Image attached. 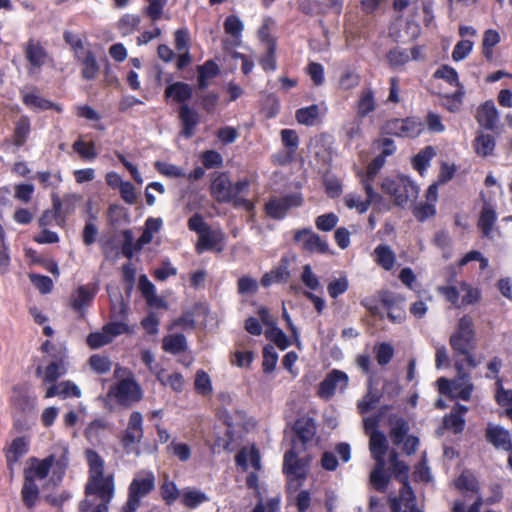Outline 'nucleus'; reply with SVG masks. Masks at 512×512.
I'll use <instances>...</instances> for the list:
<instances>
[{
  "instance_id": "obj_1",
  "label": "nucleus",
  "mask_w": 512,
  "mask_h": 512,
  "mask_svg": "<svg viewBox=\"0 0 512 512\" xmlns=\"http://www.w3.org/2000/svg\"><path fill=\"white\" fill-rule=\"evenodd\" d=\"M89 465V481L86 485V499L80 504V512H108V504L114 496L112 475H104V460L93 450L86 451Z\"/></svg>"
},
{
  "instance_id": "obj_2",
  "label": "nucleus",
  "mask_w": 512,
  "mask_h": 512,
  "mask_svg": "<svg viewBox=\"0 0 512 512\" xmlns=\"http://www.w3.org/2000/svg\"><path fill=\"white\" fill-rule=\"evenodd\" d=\"M55 457L48 456L45 459H37L32 457L27 461V467L24 471V485L22 488V498L26 506L32 507L39 495V487L42 485L53 467Z\"/></svg>"
},
{
  "instance_id": "obj_3",
  "label": "nucleus",
  "mask_w": 512,
  "mask_h": 512,
  "mask_svg": "<svg viewBox=\"0 0 512 512\" xmlns=\"http://www.w3.org/2000/svg\"><path fill=\"white\" fill-rule=\"evenodd\" d=\"M390 463L395 478L402 483L399 495L389 498L390 512H422L416 506L415 494L407 481L408 466L398 461V455L394 451L390 454Z\"/></svg>"
},
{
  "instance_id": "obj_4",
  "label": "nucleus",
  "mask_w": 512,
  "mask_h": 512,
  "mask_svg": "<svg viewBox=\"0 0 512 512\" xmlns=\"http://www.w3.org/2000/svg\"><path fill=\"white\" fill-rule=\"evenodd\" d=\"M381 189L388 194L398 206H405L418 197L419 187L407 176L386 177L382 180Z\"/></svg>"
},
{
  "instance_id": "obj_5",
  "label": "nucleus",
  "mask_w": 512,
  "mask_h": 512,
  "mask_svg": "<svg viewBox=\"0 0 512 512\" xmlns=\"http://www.w3.org/2000/svg\"><path fill=\"white\" fill-rule=\"evenodd\" d=\"M156 478L152 471H139L128 487V499L122 512H136L143 498L148 496L155 488Z\"/></svg>"
},
{
  "instance_id": "obj_6",
  "label": "nucleus",
  "mask_w": 512,
  "mask_h": 512,
  "mask_svg": "<svg viewBox=\"0 0 512 512\" xmlns=\"http://www.w3.org/2000/svg\"><path fill=\"white\" fill-rule=\"evenodd\" d=\"M475 336L473 320L465 315L459 319L456 330L450 336L449 344L456 355L468 353V350L475 348Z\"/></svg>"
},
{
  "instance_id": "obj_7",
  "label": "nucleus",
  "mask_w": 512,
  "mask_h": 512,
  "mask_svg": "<svg viewBox=\"0 0 512 512\" xmlns=\"http://www.w3.org/2000/svg\"><path fill=\"white\" fill-rule=\"evenodd\" d=\"M308 461L299 459L293 449L284 455L283 471L287 476L288 490H298L307 476Z\"/></svg>"
},
{
  "instance_id": "obj_8",
  "label": "nucleus",
  "mask_w": 512,
  "mask_h": 512,
  "mask_svg": "<svg viewBox=\"0 0 512 512\" xmlns=\"http://www.w3.org/2000/svg\"><path fill=\"white\" fill-rule=\"evenodd\" d=\"M143 438V416L140 412L134 411L129 417V422L122 438V444L127 453L136 452L139 454L137 445Z\"/></svg>"
},
{
  "instance_id": "obj_9",
  "label": "nucleus",
  "mask_w": 512,
  "mask_h": 512,
  "mask_svg": "<svg viewBox=\"0 0 512 512\" xmlns=\"http://www.w3.org/2000/svg\"><path fill=\"white\" fill-rule=\"evenodd\" d=\"M294 240L302 249L310 253L325 254L329 252V245L311 229L305 228L297 230L294 234Z\"/></svg>"
},
{
  "instance_id": "obj_10",
  "label": "nucleus",
  "mask_w": 512,
  "mask_h": 512,
  "mask_svg": "<svg viewBox=\"0 0 512 512\" xmlns=\"http://www.w3.org/2000/svg\"><path fill=\"white\" fill-rule=\"evenodd\" d=\"M386 129L389 133L399 137L415 138L422 132L423 125L420 120L408 117L390 120L386 125Z\"/></svg>"
},
{
  "instance_id": "obj_11",
  "label": "nucleus",
  "mask_w": 512,
  "mask_h": 512,
  "mask_svg": "<svg viewBox=\"0 0 512 512\" xmlns=\"http://www.w3.org/2000/svg\"><path fill=\"white\" fill-rule=\"evenodd\" d=\"M302 203V198L298 194H290L283 197L270 199L265 206L268 216L274 219L283 218L287 211L293 207H298Z\"/></svg>"
},
{
  "instance_id": "obj_12",
  "label": "nucleus",
  "mask_w": 512,
  "mask_h": 512,
  "mask_svg": "<svg viewBox=\"0 0 512 512\" xmlns=\"http://www.w3.org/2000/svg\"><path fill=\"white\" fill-rule=\"evenodd\" d=\"M114 396L120 404L137 402L142 398V390L133 376L120 380L113 390Z\"/></svg>"
},
{
  "instance_id": "obj_13",
  "label": "nucleus",
  "mask_w": 512,
  "mask_h": 512,
  "mask_svg": "<svg viewBox=\"0 0 512 512\" xmlns=\"http://www.w3.org/2000/svg\"><path fill=\"white\" fill-rule=\"evenodd\" d=\"M348 375L340 370H332L320 383L318 395L321 398H331L337 390L343 391L348 385Z\"/></svg>"
},
{
  "instance_id": "obj_14",
  "label": "nucleus",
  "mask_w": 512,
  "mask_h": 512,
  "mask_svg": "<svg viewBox=\"0 0 512 512\" xmlns=\"http://www.w3.org/2000/svg\"><path fill=\"white\" fill-rule=\"evenodd\" d=\"M385 162L386 159H384V156L378 155L369 163L366 171L358 170L356 173L366 195H369L370 198L375 196V190L373 189L372 183L376 178L378 172L384 166Z\"/></svg>"
},
{
  "instance_id": "obj_15",
  "label": "nucleus",
  "mask_w": 512,
  "mask_h": 512,
  "mask_svg": "<svg viewBox=\"0 0 512 512\" xmlns=\"http://www.w3.org/2000/svg\"><path fill=\"white\" fill-rule=\"evenodd\" d=\"M457 376L453 380V397L468 401L471 398L474 385L470 382V375L464 371L462 362L456 361Z\"/></svg>"
},
{
  "instance_id": "obj_16",
  "label": "nucleus",
  "mask_w": 512,
  "mask_h": 512,
  "mask_svg": "<svg viewBox=\"0 0 512 512\" xmlns=\"http://www.w3.org/2000/svg\"><path fill=\"white\" fill-rule=\"evenodd\" d=\"M233 187L226 173H217L210 186L211 195L220 203H229L233 199Z\"/></svg>"
},
{
  "instance_id": "obj_17",
  "label": "nucleus",
  "mask_w": 512,
  "mask_h": 512,
  "mask_svg": "<svg viewBox=\"0 0 512 512\" xmlns=\"http://www.w3.org/2000/svg\"><path fill=\"white\" fill-rule=\"evenodd\" d=\"M24 51L25 57L30 65V73L39 71L49 59L46 50L41 46V44L32 39L25 44Z\"/></svg>"
},
{
  "instance_id": "obj_18",
  "label": "nucleus",
  "mask_w": 512,
  "mask_h": 512,
  "mask_svg": "<svg viewBox=\"0 0 512 512\" xmlns=\"http://www.w3.org/2000/svg\"><path fill=\"white\" fill-rule=\"evenodd\" d=\"M67 373V366L65 361V355H60L59 357H52L50 363L43 369L41 366L37 367L36 375L43 376V381L45 383L55 382L62 376Z\"/></svg>"
},
{
  "instance_id": "obj_19",
  "label": "nucleus",
  "mask_w": 512,
  "mask_h": 512,
  "mask_svg": "<svg viewBox=\"0 0 512 512\" xmlns=\"http://www.w3.org/2000/svg\"><path fill=\"white\" fill-rule=\"evenodd\" d=\"M476 120L483 128L494 130L499 122V113L495 103L489 100L480 105L477 109Z\"/></svg>"
},
{
  "instance_id": "obj_20",
  "label": "nucleus",
  "mask_w": 512,
  "mask_h": 512,
  "mask_svg": "<svg viewBox=\"0 0 512 512\" xmlns=\"http://www.w3.org/2000/svg\"><path fill=\"white\" fill-rule=\"evenodd\" d=\"M486 438L497 449L509 451L512 448L509 431L499 425L489 424L486 429Z\"/></svg>"
},
{
  "instance_id": "obj_21",
  "label": "nucleus",
  "mask_w": 512,
  "mask_h": 512,
  "mask_svg": "<svg viewBox=\"0 0 512 512\" xmlns=\"http://www.w3.org/2000/svg\"><path fill=\"white\" fill-rule=\"evenodd\" d=\"M29 450V440L26 437L15 438L6 450V459L8 468L13 471L14 465Z\"/></svg>"
},
{
  "instance_id": "obj_22",
  "label": "nucleus",
  "mask_w": 512,
  "mask_h": 512,
  "mask_svg": "<svg viewBox=\"0 0 512 512\" xmlns=\"http://www.w3.org/2000/svg\"><path fill=\"white\" fill-rule=\"evenodd\" d=\"M59 396L62 399L69 397L79 398L81 396L80 388L72 381H62L49 386L45 393V398Z\"/></svg>"
},
{
  "instance_id": "obj_23",
  "label": "nucleus",
  "mask_w": 512,
  "mask_h": 512,
  "mask_svg": "<svg viewBox=\"0 0 512 512\" xmlns=\"http://www.w3.org/2000/svg\"><path fill=\"white\" fill-rule=\"evenodd\" d=\"M224 241V234L221 230H212L208 227L204 232L199 235L196 244L197 253L201 254L204 251L216 248Z\"/></svg>"
},
{
  "instance_id": "obj_24",
  "label": "nucleus",
  "mask_w": 512,
  "mask_h": 512,
  "mask_svg": "<svg viewBox=\"0 0 512 512\" xmlns=\"http://www.w3.org/2000/svg\"><path fill=\"white\" fill-rule=\"evenodd\" d=\"M236 464L243 470L252 467L255 471L261 469V459L259 451L255 447L242 448L235 457Z\"/></svg>"
},
{
  "instance_id": "obj_25",
  "label": "nucleus",
  "mask_w": 512,
  "mask_h": 512,
  "mask_svg": "<svg viewBox=\"0 0 512 512\" xmlns=\"http://www.w3.org/2000/svg\"><path fill=\"white\" fill-rule=\"evenodd\" d=\"M372 256L375 263L386 271L393 269L396 262L395 252L386 244H379L376 246Z\"/></svg>"
},
{
  "instance_id": "obj_26",
  "label": "nucleus",
  "mask_w": 512,
  "mask_h": 512,
  "mask_svg": "<svg viewBox=\"0 0 512 512\" xmlns=\"http://www.w3.org/2000/svg\"><path fill=\"white\" fill-rule=\"evenodd\" d=\"M369 450L375 462L385 461L387 452V438L381 431H372L369 436Z\"/></svg>"
},
{
  "instance_id": "obj_27",
  "label": "nucleus",
  "mask_w": 512,
  "mask_h": 512,
  "mask_svg": "<svg viewBox=\"0 0 512 512\" xmlns=\"http://www.w3.org/2000/svg\"><path fill=\"white\" fill-rule=\"evenodd\" d=\"M289 277L290 272L288 269V260L286 258H282L280 264L277 267L263 275L261 278V284L264 287H268L273 283L286 282Z\"/></svg>"
},
{
  "instance_id": "obj_28",
  "label": "nucleus",
  "mask_w": 512,
  "mask_h": 512,
  "mask_svg": "<svg viewBox=\"0 0 512 512\" xmlns=\"http://www.w3.org/2000/svg\"><path fill=\"white\" fill-rule=\"evenodd\" d=\"M75 59L82 65L81 76L83 79L90 81L97 77L100 66L91 50L83 54L82 57Z\"/></svg>"
},
{
  "instance_id": "obj_29",
  "label": "nucleus",
  "mask_w": 512,
  "mask_h": 512,
  "mask_svg": "<svg viewBox=\"0 0 512 512\" xmlns=\"http://www.w3.org/2000/svg\"><path fill=\"white\" fill-rule=\"evenodd\" d=\"M96 295V288L82 285L71 296V305L74 310L81 311L88 306Z\"/></svg>"
},
{
  "instance_id": "obj_30",
  "label": "nucleus",
  "mask_w": 512,
  "mask_h": 512,
  "mask_svg": "<svg viewBox=\"0 0 512 512\" xmlns=\"http://www.w3.org/2000/svg\"><path fill=\"white\" fill-rule=\"evenodd\" d=\"M23 103L31 109L48 110L55 109L62 112L61 106L43 98L38 92L31 91L23 94Z\"/></svg>"
},
{
  "instance_id": "obj_31",
  "label": "nucleus",
  "mask_w": 512,
  "mask_h": 512,
  "mask_svg": "<svg viewBox=\"0 0 512 512\" xmlns=\"http://www.w3.org/2000/svg\"><path fill=\"white\" fill-rule=\"evenodd\" d=\"M193 88L184 82H175L168 85L165 89V96L172 98L177 103H183L191 99Z\"/></svg>"
},
{
  "instance_id": "obj_32",
  "label": "nucleus",
  "mask_w": 512,
  "mask_h": 512,
  "mask_svg": "<svg viewBox=\"0 0 512 512\" xmlns=\"http://www.w3.org/2000/svg\"><path fill=\"white\" fill-rule=\"evenodd\" d=\"M179 117L183 125L182 135L186 138L192 137L198 124V114L188 105H182L179 110Z\"/></svg>"
},
{
  "instance_id": "obj_33",
  "label": "nucleus",
  "mask_w": 512,
  "mask_h": 512,
  "mask_svg": "<svg viewBox=\"0 0 512 512\" xmlns=\"http://www.w3.org/2000/svg\"><path fill=\"white\" fill-rule=\"evenodd\" d=\"M181 503L190 509H194L199 505L209 501V497L206 493L199 489L187 487L182 490Z\"/></svg>"
},
{
  "instance_id": "obj_34",
  "label": "nucleus",
  "mask_w": 512,
  "mask_h": 512,
  "mask_svg": "<svg viewBox=\"0 0 512 512\" xmlns=\"http://www.w3.org/2000/svg\"><path fill=\"white\" fill-rule=\"evenodd\" d=\"M294 431L297 437L303 442L307 443L313 439L316 433V425L313 419L309 417H302L294 424Z\"/></svg>"
},
{
  "instance_id": "obj_35",
  "label": "nucleus",
  "mask_w": 512,
  "mask_h": 512,
  "mask_svg": "<svg viewBox=\"0 0 512 512\" xmlns=\"http://www.w3.org/2000/svg\"><path fill=\"white\" fill-rule=\"evenodd\" d=\"M80 200L81 196L77 194L65 195L63 200H60V198L57 196L53 197V208L55 210V215L59 216L61 214H71L75 210V207Z\"/></svg>"
},
{
  "instance_id": "obj_36",
  "label": "nucleus",
  "mask_w": 512,
  "mask_h": 512,
  "mask_svg": "<svg viewBox=\"0 0 512 512\" xmlns=\"http://www.w3.org/2000/svg\"><path fill=\"white\" fill-rule=\"evenodd\" d=\"M497 220L496 212L490 206H484L480 218L478 221V226L482 231L484 237L492 238L493 237V227Z\"/></svg>"
},
{
  "instance_id": "obj_37",
  "label": "nucleus",
  "mask_w": 512,
  "mask_h": 512,
  "mask_svg": "<svg viewBox=\"0 0 512 512\" xmlns=\"http://www.w3.org/2000/svg\"><path fill=\"white\" fill-rule=\"evenodd\" d=\"M495 139L490 134L479 133L473 143L477 155L487 157L493 154L495 149Z\"/></svg>"
},
{
  "instance_id": "obj_38",
  "label": "nucleus",
  "mask_w": 512,
  "mask_h": 512,
  "mask_svg": "<svg viewBox=\"0 0 512 512\" xmlns=\"http://www.w3.org/2000/svg\"><path fill=\"white\" fill-rule=\"evenodd\" d=\"M385 466V461L375 462V467L370 473L371 485L380 492L385 491L389 482V476L385 473Z\"/></svg>"
},
{
  "instance_id": "obj_39",
  "label": "nucleus",
  "mask_w": 512,
  "mask_h": 512,
  "mask_svg": "<svg viewBox=\"0 0 512 512\" xmlns=\"http://www.w3.org/2000/svg\"><path fill=\"white\" fill-rule=\"evenodd\" d=\"M31 130L30 119L27 116H21L15 122L13 144L16 147H21L27 141Z\"/></svg>"
},
{
  "instance_id": "obj_40",
  "label": "nucleus",
  "mask_w": 512,
  "mask_h": 512,
  "mask_svg": "<svg viewBox=\"0 0 512 512\" xmlns=\"http://www.w3.org/2000/svg\"><path fill=\"white\" fill-rule=\"evenodd\" d=\"M375 98L371 88L364 89L357 102V114L360 118L367 116L375 110Z\"/></svg>"
},
{
  "instance_id": "obj_41",
  "label": "nucleus",
  "mask_w": 512,
  "mask_h": 512,
  "mask_svg": "<svg viewBox=\"0 0 512 512\" xmlns=\"http://www.w3.org/2000/svg\"><path fill=\"white\" fill-rule=\"evenodd\" d=\"M139 289L142 295L145 297L148 305L150 306H162L163 301L156 295L154 284L147 278L146 275H141L139 278Z\"/></svg>"
},
{
  "instance_id": "obj_42",
  "label": "nucleus",
  "mask_w": 512,
  "mask_h": 512,
  "mask_svg": "<svg viewBox=\"0 0 512 512\" xmlns=\"http://www.w3.org/2000/svg\"><path fill=\"white\" fill-rule=\"evenodd\" d=\"M391 430L390 437L393 444L399 445L404 441L409 431L407 422L403 418L391 417L390 418Z\"/></svg>"
},
{
  "instance_id": "obj_43",
  "label": "nucleus",
  "mask_w": 512,
  "mask_h": 512,
  "mask_svg": "<svg viewBox=\"0 0 512 512\" xmlns=\"http://www.w3.org/2000/svg\"><path fill=\"white\" fill-rule=\"evenodd\" d=\"M187 348L186 337L183 334H171L163 339V349L171 354H179Z\"/></svg>"
},
{
  "instance_id": "obj_44",
  "label": "nucleus",
  "mask_w": 512,
  "mask_h": 512,
  "mask_svg": "<svg viewBox=\"0 0 512 512\" xmlns=\"http://www.w3.org/2000/svg\"><path fill=\"white\" fill-rule=\"evenodd\" d=\"M380 199V195L375 191V196L370 198L367 195V199L365 201L361 200V197L358 194L350 193L345 196V204L350 209H356L359 213H364L368 210L370 204Z\"/></svg>"
},
{
  "instance_id": "obj_45",
  "label": "nucleus",
  "mask_w": 512,
  "mask_h": 512,
  "mask_svg": "<svg viewBox=\"0 0 512 512\" xmlns=\"http://www.w3.org/2000/svg\"><path fill=\"white\" fill-rule=\"evenodd\" d=\"M436 155V152L432 146H426L424 149L419 151L413 158L412 164L421 175L430 165V161Z\"/></svg>"
},
{
  "instance_id": "obj_46",
  "label": "nucleus",
  "mask_w": 512,
  "mask_h": 512,
  "mask_svg": "<svg viewBox=\"0 0 512 512\" xmlns=\"http://www.w3.org/2000/svg\"><path fill=\"white\" fill-rule=\"evenodd\" d=\"M387 60L392 68H399L411 60L408 49L395 47L387 53Z\"/></svg>"
},
{
  "instance_id": "obj_47",
  "label": "nucleus",
  "mask_w": 512,
  "mask_h": 512,
  "mask_svg": "<svg viewBox=\"0 0 512 512\" xmlns=\"http://www.w3.org/2000/svg\"><path fill=\"white\" fill-rule=\"evenodd\" d=\"M319 116V107L316 104L300 108L296 111V120L298 123L306 126H312Z\"/></svg>"
},
{
  "instance_id": "obj_48",
  "label": "nucleus",
  "mask_w": 512,
  "mask_h": 512,
  "mask_svg": "<svg viewBox=\"0 0 512 512\" xmlns=\"http://www.w3.org/2000/svg\"><path fill=\"white\" fill-rule=\"evenodd\" d=\"M147 6L143 9V13L152 21H158L163 17L164 7L168 0H145Z\"/></svg>"
},
{
  "instance_id": "obj_49",
  "label": "nucleus",
  "mask_w": 512,
  "mask_h": 512,
  "mask_svg": "<svg viewBox=\"0 0 512 512\" xmlns=\"http://www.w3.org/2000/svg\"><path fill=\"white\" fill-rule=\"evenodd\" d=\"M266 338L273 342L280 350H285L290 346V340L287 335L276 325L265 331Z\"/></svg>"
},
{
  "instance_id": "obj_50",
  "label": "nucleus",
  "mask_w": 512,
  "mask_h": 512,
  "mask_svg": "<svg viewBox=\"0 0 512 512\" xmlns=\"http://www.w3.org/2000/svg\"><path fill=\"white\" fill-rule=\"evenodd\" d=\"M161 496L163 500L166 502V504L171 505L173 504L178 498L181 499V493L176 484L169 480L168 478H165L161 487Z\"/></svg>"
},
{
  "instance_id": "obj_51",
  "label": "nucleus",
  "mask_w": 512,
  "mask_h": 512,
  "mask_svg": "<svg viewBox=\"0 0 512 512\" xmlns=\"http://www.w3.org/2000/svg\"><path fill=\"white\" fill-rule=\"evenodd\" d=\"M500 42V35L496 30L488 29L484 32L482 47L483 54L486 59L490 60L493 57V47Z\"/></svg>"
},
{
  "instance_id": "obj_52",
  "label": "nucleus",
  "mask_w": 512,
  "mask_h": 512,
  "mask_svg": "<svg viewBox=\"0 0 512 512\" xmlns=\"http://www.w3.org/2000/svg\"><path fill=\"white\" fill-rule=\"evenodd\" d=\"M460 292L463 293L461 304L463 306L472 305L480 300V290L473 287L467 282H461L459 286Z\"/></svg>"
},
{
  "instance_id": "obj_53",
  "label": "nucleus",
  "mask_w": 512,
  "mask_h": 512,
  "mask_svg": "<svg viewBox=\"0 0 512 512\" xmlns=\"http://www.w3.org/2000/svg\"><path fill=\"white\" fill-rule=\"evenodd\" d=\"M244 29L242 20L236 15H229L224 22V30L234 39L239 40Z\"/></svg>"
},
{
  "instance_id": "obj_54",
  "label": "nucleus",
  "mask_w": 512,
  "mask_h": 512,
  "mask_svg": "<svg viewBox=\"0 0 512 512\" xmlns=\"http://www.w3.org/2000/svg\"><path fill=\"white\" fill-rule=\"evenodd\" d=\"M64 40L71 47L75 58L82 57L83 54L90 51V49L84 45L81 37L77 34L67 31L64 33Z\"/></svg>"
},
{
  "instance_id": "obj_55",
  "label": "nucleus",
  "mask_w": 512,
  "mask_h": 512,
  "mask_svg": "<svg viewBox=\"0 0 512 512\" xmlns=\"http://www.w3.org/2000/svg\"><path fill=\"white\" fill-rule=\"evenodd\" d=\"M141 22V18L135 14H125L118 21V29L122 35H129L135 31Z\"/></svg>"
},
{
  "instance_id": "obj_56",
  "label": "nucleus",
  "mask_w": 512,
  "mask_h": 512,
  "mask_svg": "<svg viewBox=\"0 0 512 512\" xmlns=\"http://www.w3.org/2000/svg\"><path fill=\"white\" fill-rule=\"evenodd\" d=\"M434 77L438 79H443L450 85L460 87L457 71L448 65H442L441 67H439L435 71Z\"/></svg>"
},
{
  "instance_id": "obj_57",
  "label": "nucleus",
  "mask_w": 512,
  "mask_h": 512,
  "mask_svg": "<svg viewBox=\"0 0 512 512\" xmlns=\"http://www.w3.org/2000/svg\"><path fill=\"white\" fill-rule=\"evenodd\" d=\"M73 149L85 160L92 161L97 157L94 143H86L79 139L74 142Z\"/></svg>"
},
{
  "instance_id": "obj_58",
  "label": "nucleus",
  "mask_w": 512,
  "mask_h": 512,
  "mask_svg": "<svg viewBox=\"0 0 512 512\" xmlns=\"http://www.w3.org/2000/svg\"><path fill=\"white\" fill-rule=\"evenodd\" d=\"M443 423L446 429L453 431L455 434L462 432L465 427L464 418L455 412H451L449 415H446Z\"/></svg>"
},
{
  "instance_id": "obj_59",
  "label": "nucleus",
  "mask_w": 512,
  "mask_h": 512,
  "mask_svg": "<svg viewBox=\"0 0 512 512\" xmlns=\"http://www.w3.org/2000/svg\"><path fill=\"white\" fill-rule=\"evenodd\" d=\"M302 283L311 291L318 290L320 288V281L318 276L312 271L309 264L304 265L301 274Z\"/></svg>"
},
{
  "instance_id": "obj_60",
  "label": "nucleus",
  "mask_w": 512,
  "mask_h": 512,
  "mask_svg": "<svg viewBox=\"0 0 512 512\" xmlns=\"http://www.w3.org/2000/svg\"><path fill=\"white\" fill-rule=\"evenodd\" d=\"M360 83V75L353 70H345L339 78V86L343 90H351Z\"/></svg>"
},
{
  "instance_id": "obj_61",
  "label": "nucleus",
  "mask_w": 512,
  "mask_h": 512,
  "mask_svg": "<svg viewBox=\"0 0 512 512\" xmlns=\"http://www.w3.org/2000/svg\"><path fill=\"white\" fill-rule=\"evenodd\" d=\"M278 361V354L273 346H266L263 349V371L265 373H271L274 371Z\"/></svg>"
},
{
  "instance_id": "obj_62",
  "label": "nucleus",
  "mask_w": 512,
  "mask_h": 512,
  "mask_svg": "<svg viewBox=\"0 0 512 512\" xmlns=\"http://www.w3.org/2000/svg\"><path fill=\"white\" fill-rule=\"evenodd\" d=\"M455 485L460 490L474 492L478 488V483L473 474L468 471L463 472L456 480Z\"/></svg>"
},
{
  "instance_id": "obj_63",
  "label": "nucleus",
  "mask_w": 512,
  "mask_h": 512,
  "mask_svg": "<svg viewBox=\"0 0 512 512\" xmlns=\"http://www.w3.org/2000/svg\"><path fill=\"white\" fill-rule=\"evenodd\" d=\"M338 220H339V218L336 214L327 213V214L318 216L315 220V225H316L317 229H319L321 231L328 232V231L333 230L336 227Z\"/></svg>"
},
{
  "instance_id": "obj_64",
  "label": "nucleus",
  "mask_w": 512,
  "mask_h": 512,
  "mask_svg": "<svg viewBox=\"0 0 512 512\" xmlns=\"http://www.w3.org/2000/svg\"><path fill=\"white\" fill-rule=\"evenodd\" d=\"M436 213V207L432 203H419L413 207V215L418 221H425L428 218L434 216Z\"/></svg>"
}]
</instances>
